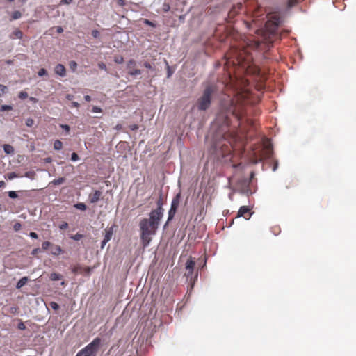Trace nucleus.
<instances>
[{
  "instance_id": "59",
  "label": "nucleus",
  "mask_w": 356,
  "mask_h": 356,
  "mask_svg": "<svg viewBox=\"0 0 356 356\" xmlns=\"http://www.w3.org/2000/svg\"><path fill=\"white\" fill-rule=\"evenodd\" d=\"M144 66H145L146 68H147V69H149V70L152 69V67L151 64H150L149 63H148V62H145V63H144Z\"/></svg>"
},
{
  "instance_id": "43",
  "label": "nucleus",
  "mask_w": 356,
  "mask_h": 356,
  "mask_svg": "<svg viewBox=\"0 0 356 356\" xmlns=\"http://www.w3.org/2000/svg\"><path fill=\"white\" fill-rule=\"evenodd\" d=\"M50 307H51L52 309L54 310H57L59 309V305L58 303H56V302H50Z\"/></svg>"
},
{
  "instance_id": "37",
  "label": "nucleus",
  "mask_w": 356,
  "mask_h": 356,
  "mask_svg": "<svg viewBox=\"0 0 356 356\" xmlns=\"http://www.w3.org/2000/svg\"><path fill=\"white\" fill-rule=\"evenodd\" d=\"M18 97L22 100L25 99L28 97V93L25 91H21L18 95Z\"/></svg>"
},
{
  "instance_id": "53",
  "label": "nucleus",
  "mask_w": 356,
  "mask_h": 356,
  "mask_svg": "<svg viewBox=\"0 0 356 356\" xmlns=\"http://www.w3.org/2000/svg\"><path fill=\"white\" fill-rule=\"evenodd\" d=\"M22 225L19 222H16L14 226H13V228L15 229V231H18L20 229Z\"/></svg>"
},
{
  "instance_id": "33",
  "label": "nucleus",
  "mask_w": 356,
  "mask_h": 356,
  "mask_svg": "<svg viewBox=\"0 0 356 356\" xmlns=\"http://www.w3.org/2000/svg\"><path fill=\"white\" fill-rule=\"evenodd\" d=\"M13 109V106L11 105H2L0 108L1 111H11Z\"/></svg>"
},
{
  "instance_id": "7",
  "label": "nucleus",
  "mask_w": 356,
  "mask_h": 356,
  "mask_svg": "<svg viewBox=\"0 0 356 356\" xmlns=\"http://www.w3.org/2000/svg\"><path fill=\"white\" fill-rule=\"evenodd\" d=\"M157 204L158 207L150 212L149 218L148 220L150 222L159 227V222L163 214V209L162 208V202L161 200L157 202Z\"/></svg>"
},
{
  "instance_id": "16",
  "label": "nucleus",
  "mask_w": 356,
  "mask_h": 356,
  "mask_svg": "<svg viewBox=\"0 0 356 356\" xmlns=\"http://www.w3.org/2000/svg\"><path fill=\"white\" fill-rule=\"evenodd\" d=\"M63 252L60 246L58 245H51V253L53 255L58 256Z\"/></svg>"
},
{
  "instance_id": "25",
  "label": "nucleus",
  "mask_w": 356,
  "mask_h": 356,
  "mask_svg": "<svg viewBox=\"0 0 356 356\" xmlns=\"http://www.w3.org/2000/svg\"><path fill=\"white\" fill-rule=\"evenodd\" d=\"M22 17V13L19 10L14 11L11 15V19L16 20Z\"/></svg>"
},
{
  "instance_id": "57",
  "label": "nucleus",
  "mask_w": 356,
  "mask_h": 356,
  "mask_svg": "<svg viewBox=\"0 0 356 356\" xmlns=\"http://www.w3.org/2000/svg\"><path fill=\"white\" fill-rule=\"evenodd\" d=\"M40 252V249L37 248H34L33 250H32L31 251V254L32 255H35L37 254L38 252Z\"/></svg>"
},
{
  "instance_id": "36",
  "label": "nucleus",
  "mask_w": 356,
  "mask_h": 356,
  "mask_svg": "<svg viewBox=\"0 0 356 356\" xmlns=\"http://www.w3.org/2000/svg\"><path fill=\"white\" fill-rule=\"evenodd\" d=\"M33 124L34 120L31 118H27L25 121V124L29 127H31L33 125Z\"/></svg>"
},
{
  "instance_id": "35",
  "label": "nucleus",
  "mask_w": 356,
  "mask_h": 356,
  "mask_svg": "<svg viewBox=\"0 0 356 356\" xmlns=\"http://www.w3.org/2000/svg\"><path fill=\"white\" fill-rule=\"evenodd\" d=\"M298 3V0H289L287 2V7L291 8Z\"/></svg>"
},
{
  "instance_id": "55",
  "label": "nucleus",
  "mask_w": 356,
  "mask_h": 356,
  "mask_svg": "<svg viewBox=\"0 0 356 356\" xmlns=\"http://www.w3.org/2000/svg\"><path fill=\"white\" fill-rule=\"evenodd\" d=\"M237 11H236V8H234L229 13V17H232L234 15H236Z\"/></svg>"
},
{
  "instance_id": "54",
  "label": "nucleus",
  "mask_w": 356,
  "mask_h": 356,
  "mask_svg": "<svg viewBox=\"0 0 356 356\" xmlns=\"http://www.w3.org/2000/svg\"><path fill=\"white\" fill-rule=\"evenodd\" d=\"M92 35L95 38H97L99 36V33L97 30H93L92 31Z\"/></svg>"
},
{
  "instance_id": "22",
  "label": "nucleus",
  "mask_w": 356,
  "mask_h": 356,
  "mask_svg": "<svg viewBox=\"0 0 356 356\" xmlns=\"http://www.w3.org/2000/svg\"><path fill=\"white\" fill-rule=\"evenodd\" d=\"M74 207L80 211H86L87 209L86 205L83 202H78L74 204Z\"/></svg>"
},
{
  "instance_id": "12",
  "label": "nucleus",
  "mask_w": 356,
  "mask_h": 356,
  "mask_svg": "<svg viewBox=\"0 0 356 356\" xmlns=\"http://www.w3.org/2000/svg\"><path fill=\"white\" fill-rule=\"evenodd\" d=\"M243 67H245V66L243 65ZM245 72L248 74L259 76L260 74V70L257 66L248 65L245 67Z\"/></svg>"
},
{
  "instance_id": "23",
  "label": "nucleus",
  "mask_w": 356,
  "mask_h": 356,
  "mask_svg": "<svg viewBox=\"0 0 356 356\" xmlns=\"http://www.w3.org/2000/svg\"><path fill=\"white\" fill-rule=\"evenodd\" d=\"M63 278L62 275L56 273H53L50 275V280L52 281H58Z\"/></svg>"
},
{
  "instance_id": "5",
  "label": "nucleus",
  "mask_w": 356,
  "mask_h": 356,
  "mask_svg": "<svg viewBox=\"0 0 356 356\" xmlns=\"http://www.w3.org/2000/svg\"><path fill=\"white\" fill-rule=\"evenodd\" d=\"M213 89L211 86H207L202 95L197 100V108L200 111H206L211 105V95Z\"/></svg>"
},
{
  "instance_id": "20",
  "label": "nucleus",
  "mask_w": 356,
  "mask_h": 356,
  "mask_svg": "<svg viewBox=\"0 0 356 356\" xmlns=\"http://www.w3.org/2000/svg\"><path fill=\"white\" fill-rule=\"evenodd\" d=\"M195 265V261L193 259H188L186 263V270H193Z\"/></svg>"
},
{
  "instance_id": "49",
  "label": "nucleus",
  "mask_w": 356,
  "mask_h": 356,
  "mask_svg": "<svg viewBox=\"0 0 356 356\" xmlns=\"http://www.w3.org/2000/svg\"><path fill=\"white\" fill-rule=\"evenodd\" d=\"M68 227V223L66 222H63L59 225V229L61 230L67 229Z\"/></svg>"
},
{
  "instance_id": "21",
  "label": "nucleus",
  "mask_w": 356,
  "mask_h": 356,
  "mask_svg": "<svg viewBox=\"0 0 356 356\" xmlns=\"http://www.w3.org/2000/svg\"><path fill=\"white\" fill-rule=\"evenodd\" d=\"M35 190L32 191H19L18 193L20 194V197H31V193L32 191H34Z\"/></svg>"
},
{
  "instance_id": "58",
  "label": "nucleus",
  "mask_w": 356,
  "mask_h": 356,
  "mask_svg": "<svg viewBox=\"0 0 356 356\" xmlns=\"http://www.w3.org/2000/svg\"><path fill=\"white\" fill-rule=\"evenodd\" d=\"M72 2V0H61L60 3L62 4H70Z\"/></svg>"
},
{
  "instance_id": "64",
  "label": "nucleus",
  "mask_w": 356,
  "mask_h": 356,
  "mask_svg": "<svg viewBox=\"0 0 356 356\" xmlns=\"http://www.w3.org/2000/svg\"><path fill=\"white\" fill-rule=\"evenodd\" d=\"M29 100L33 102H38V99L35 97H29Z\"/></svg>"
},
{
  "instance_id": "28",
  "label": "nucleus",
  "mask_w": 356,
  "mask_h": 356,
  "mask_svg": "<svg viewBox=\"0 0 356 356\" xmlns=\"http://www.w3.org/2000/svg\"><path fill=\"white\" fill-rule=\"evenodd\" d=\"M35 172L34 171H27L25 172L24 174V177H27L31 180L34 179H35Z\"/></svg>"
},
{
  "instance_id": "39",
  "label": "nucleus",
  "mask_w": 356,
  "mask_h": 356,
  "mask_svg": "<svg viewBox=\"0 0 356 356\" xmlns=\"http://www.w3.org/2000/svg\"><path fill=\"white\" fill-rule=\"evenodd\" d=\"M70 238L74 241H79L83 238V235L81 234H76L75 235H72L70 236Z\"/></svg>"
},
{
  "instance_id": "46",
  "label": "nucleus",
  "mask_w": 356,
  "mask_h": 356,
  "mask_svg": "<svg viewBox=\"0 0 356 356\" xmlns=\"http://www.w3.org/2000/svg\"><path fill=\"white\" fill-rule=\"evenodd\" d=\"M92 112L93 113H102V109L97 106H94L92 108Z\"/></svg>"
},
{
  "instance_id": "15",
  "label": "nucleus",
  "mask_w": 356,
  "mask_h": 356,
  "mask_svg": "<svg viewBox=\"0 0 356 356\" xmlns=\"http://www.w3.org/2000/svg\"><path fill=\"white\" fill-rule=\"evenodd\" d=\"M180 200H181V194L177 193L172 199L170 208L175 209L177 211V209L179 205Z\"/></svg>"
},
{
  "instance_id": "31",
  "label": "nucleus",
  "mask_w": 356,
  "mask_h": 356,
  "mask_svg": "<svg viewBox=\"0 0 356 356\" xmlns=\"http://www.w3.org/2000/svg\"><path fill=\"white\" fill-rule=\"evenodd\" d=\"M8 91V88L2 84H0V97L6 94Z\"/></svg>"
},
{
  "instance_id": "26",
  "label": "nucleus",
  "mask_w": 356,
  "mask_h": 356,
  "mask_svg": "<svg viewBox=\"0 0 356 356\" xmlns=\"http://www.w3.org/2000/svg\"><path fill=\"white\" fill-rule=\"evenodd\" d=\"M63 147V143L60 140H56L54 143V148L55 150H60Z\"/></svg>"
},
{
  "instance_id": "24",
  "label": "nucleus",
  "mask_w": 356,
  "mask_h": 356,
  "mask_svg": "<svg viewBox=\"0 0 356 356\" xmlns=\"http://www.w3.org/2000/svg\"><path fill=\"white\" fill-rule=\"evenodd\" d=\"M65 179L64 177H59L58 179H54L52 181L50 182V184L53 185H60L65 182Z\"/></svg>"
},
{
  "instance_id": "17",
  "label": "nucleus",
  "mask_w": 356,
  "mask_h": 356,
  "mask_svg": "<svg viewBox=\"0 0 356 356\" xmlns=\"http://www.w3.org/2000/svg\"><path fill=\"white\" fill-rule=\"evenodd\" d=\"M23 37V33L22 31H20L18 29H16L14 30L12 33L10 34V38H19L21 39Z\"/></svg>"
},
{
  "instance_id": "13",
  "label": "nucleus",
  "mask_w": 356,
  "mask_h": 356,
  "mask_svg": "<svg viewBox=\"0 0 356 356\" xmlns=\"http://www.w3.org/2000/svg\"><path fill=\"white\" fill-rule=\"evenodd\" d=\"M273 155V147L271 144H266L263 149V156L265 159H270Z\"/></svg>"
},
{
  "instance_id": "63",
  "label": "nucleus",
  "mask_w": 356,
  "mask_h": 356,
  "mask_svg": "<svg viewBox=\"0 0 356 356\" xmlns=\"http://www.w3.org/2000/svg\"><path fill=\"white\" fill-rule=\"evenodd\" d=\"M57 32L58 33H61L63 32V29L61 27V26H58L57 27Z\"/></svg>"
},
{
  "instance_id": "50",
  "label": "nucleus",
  "mask_w": 356,
  "mask_h": 356,
  "mask_svg": "<svg viewBox=\"0 0 356 356\" xmlns=\"http://www.w3.org/2000/svg\"><path fill=\"white\" fill-rule=\"evenodd\" d=\"M98 67H99V69H101L102 70H104V71L107 70L106 66V65L103 62L99 63H98Z\"/></svg>"
},
{
  "instance_id": "44",
  "label": "nucleus",
  "mask_w": 356,
  "mask_h": 356,
  "mask_svg": "<svg viewBox=\"0 0 356 356\" xmlns=\"http://www.w3.org/2000/svg\"><path fill=\"white\" fill-rule=\"evenodd\" d=\"M79 159V155L76 153L73 152L71 154V160L72 161H77Z\"/></svg>"
},
{
  "instance_id": "52",
  "label": "nucleus",
  "mask_w": 356,
  "mask_h": 356,
  "mask_svg": "<svg viewBox=\"0 0 356 356\" xmlns=\"http://www.w3.org/2000/svg\"><path fill=\"white\" fill-rule=\"evenodd\" d=\"M144 24H147V25H149L150 26H152V27H155L154 23H153L152 22L149 21V19H145L144 20Z\"/></svg>"
},
{
  "instance_id": "48",
  "label": "nucleus",
  "mask_w": 356,
  "mask_h": 356,
  "mask_svg": "<svg viewBox=\"0 0 356 356\" xmlns=\"http://www.w3.org/2000/svg\"><path fill=\"white\" fill-rule=\"evenodd\" d=\"M170 6L168 3H163V10L165 12V13H167L170 10Z\"/></svg>"
},
{
  "instance_id": "4",
  "label": "nucleus",
  "mask_w": 356,
  "mask_h": 356,
  "mask_svg": "<svg viewBox=\"0 0 356 356\" xmlns=\"http://www.w3.org/2000/svg\"><path fill=\"white\" fill-rule=\"evenodd\" d=\"M101 343V339L96 337L86 346L80 350L75 356H97Z\"/></svg>"
},
{
  "instance_id": "10",
  "label": "nucleus",
  "mask_w": 356,
  "mask_h": 356,
  "mask_svg": "<svg viewBox=\"0 0 356 356\" xmlns=\"http://www.w3.org/2000/svg\"><path fill=\"white\" fill-rule=\"evenodd\" d=\"M250 216V209L245 206H242L240 208L237 215L238 217H243L245 219H249Z\"/></svg>"
},
{
  "instance_id": "41",
  "label": "nucleus",
  "mask_w": 356,
  "mask_h": 356,
  "mask_svg": "<svg viewBox=\"0 0 356 356\" xmlns=\"http://www.w3.org/2000/svg\"><path fill=\"white\" fill-rule=\"evenodd\" d=\"M7 177H8V179L12 180V179H13L15 178L18 177V175L15 172H13L8 173L7 175Z\"/></svg>"
},
{
  "instance_id": "61",
  "label": "nucleus",
  "mask_w": 356,
  "mask_h": 356,
  "mask_svg": "<svg viewBox=\"0 0 356 356\" xmlns=\"http://www.w3.org/2000/svg\"><path fill=\"white\" fill-rule=\"evenodd\" d=\"M73 98H74V96L72 95H71V94H67L66 95V99L67 100H72Z\"/></svg>"
},
{
  "instance_id": "2",
  "label": "nucleus",
  "mask_w": 356,
  "mask_h": 356,
  "mask_svg": "<svg viewBox=\"0 0 356 356\" xmlns=\"http://www.w3.org/2000/svg\"><path fill=\"white\" fill-rule=\"evenodd\" d=\"M139 227L142 245L143 248H147L152 241V236L156 234L158 227L150 222L147 218H143Z\"/></svg>"
},
{
  "instance_id": "8",
  "label": "nucleus",
  "mask_w": 356,
  "mask_h": 356,
  "mask_svg": "<svg viewBox=\"0 0 356 356\" xmlns=\"http://www.w3.org/2000/svg\"><path fill=\"white\" fill-rule=\"evenodd\" d=\"M222 136H214L211 145V152L216 156L220 155L222 152Z\"/></svg>"
},
{
  "instance_id": "42",
  "label": "nucleus",
  "mask_w": 356,
  "mask_h": 356,
  "mask_svg": "<svg viewBox=\"0 0 356 356\" xmlns=\"http://www.w3.org/2000/svg\"><path fill=\"white\" fill-rule=\"evenodd\" d=\"M51 245V243L49 241H44L42 243V248L44 250H46L48 249V248Z\"/></svg>"
},
{
  "instance_id": "11",
  "label": "nucleus",
  "mask_w": 356,
  "mask_h": 356,
  "mask_svg": "<svg viewBox=\"0 0 356 356\" xmlns=\"http://www.w3.org/2000/svg\"><path fill=\"white\" fill-rule=\"evenodd\" d=\"M54 72L56 75L64 77L66 75V69L63 64H57L54 68Z\"/></svg>"
},
{
  "instance_id": "30",
  "label": "nucleus",
  "mask_w": 356,
  "mask_h": 356,
  "mask_svg": "<svg viewBox=\"0 0 356 356\" xmlns=\"http://www.w3.org/2000/svg\"><path fill=\"white\" fill-rule=\"evenodd\" d=\"M185 275L187 277L188 280H190V282H192V280L193 279V270H186Z\"/></svg>"
},
{
  "instance_id": "60",
  "label": "nucleus",
  "mask_w": 356,
  "mask_h": 356,
  "mask_svg": "<svg viewBox=\"0 0 356 356\" xmlns=\"http://www.w3.org/2000/svg\"><path fill=\"white\" fill-rule=\"evenodd\" d=\"M72 105L76 108H79L80 106V104L76 102H72Z\"/></svg>"
},
{
  "instance_id": "47",
  "label": "nucleus",
  "mask_w": 356,
  "mask_h": 356,
  "mask_svg": "<svg viewBox=\"0 0 356 356\" xmlns=\"http://www.w3.org/2000/svg\"><path fill=\"white\" fill-rule=\"evenodd\" d=\"M60 127L66 132L69 133L70 127L67 124H60Z\"/></svg>"
},
{
  "instance_id": "9",
  "label": "nucleus",
  "mask_w": 356,
  "mask_h": 356,
  "mask_svg": "<svg viewBox=\"0 0 356 356\" xmlns=\"http://www.w3.org/2000/svg\"><path fill=\"white\" fill-rule=\"evenodd\" d=\"M113 234V227L106 230L104 238L101 243V248L103 249L106 244L111 239Z\"/></svg>"
},
{
  "instance_id": "38",
  "label": "nucleus",
  "mask_w": 356,
  "mask_h": 356,
  "mask_svg": "<svg viewBox=\"0 0 356 356\" xmlns=\"http://www.w3.org/2000/svg\"><path fill=\"white\" fill-rule=\"evenodd\" d=\"M114 61H115V63H116L118 64H121L123 63L124 58L121 56H115Z\"/></svg>"
},
{
  "instance_id": "18",
  "label": "nucleus",
  "mask_w": 356,
  "mask_h": 356,
  "mask_svg": "<svg viewBox=\"0 0 356 356\" xmlns=\"http://www.w3.org/2000/svg\"><path fill=\"white\" fill-rule=\"evenodd\" d=\"M3 151L6 154H13L15 149L14 147L9 144H5L3 146Z\"/></svg>"
},
{
  "instance_id": "19",
  "label": "nucleus",
  "mask_w": 356,
  "mask_h": 356,
  "mask_svg": "<svg viewBox=\"0 0 356 356\" xmlns=\"http://www.w3.org/2000/svg\"><path fill=\"white\" fill-rule=\"evenodd\" d=\"M28 277H22L17 283L16 284V289H21L22 287H23L26 283L28 281Z\"/></svg>"
},
{
  "instance_id": "51",
  "label": "nucleus",
  "mask_w": 356,
  "mask_h": 356,
  "mask_svg": "<svg viewBox=\"0 0 356 356\" xmlns=\"http://www.w3.org/2000/svg\"><path fill=\"white\" fill-rule=\"evenodd\" d=\"M17 328L20 330H24L26 329V326L24 325V323L23 322H20L18 325H17Z\"/></svg>"
},
{
  "instance_id": "6",
  "label": "nucleus",
  "mask_w": 356,
  "mask_h": 356,
  "mask_svg": "<svg viewBox=\"0 0 356 356\" xmlns=\"http://www.w3.org/2000/svg\"><path fill=\"white\" fill-rule=\"evenodd\" d=\"M246 179H239L236 178V175L228 178L229 186L234 189L241 190L243 192H248L246 188L248 186L249 182Z\"/></svg>"
},
{
  "instance_id": "34",
  "label": "nucleus",
  "mask_w": 356,
  "mask_h": 356,
  "mask_svg": "<svg viewBox=\"0 0 356 356\" xmlns=\"http://www.w3.org/2000/svg\"><path fill=\"white\" fill-rule=\"evenodd\" d=\"M70 67L72 70V71L75 72L77 67V63L76 61L72 60L70 62Z\"/></svg>"
},
{
  "instance_id": "29",
  "label": "nucleus",
  "mask_w": 356,
  "mask_h": 356,
  "mask_svg": "<svg viewBox=\"0 0 356 356\" xmlns=\"http://www.w3.org/2000/svg\"><path fill=\"white\" fill-rule=\"evenodd\" d=\"M176 210L175 209H170L169 211H168V222L170 221L175 216V213H176Z\"/></svg>"
},
{
  "instance_id": "45",
  "label": "nucleus",
  "mask_w": 356,
  "mask_h": 356,
  "mask_svg": "<svg viewBox=\"0 0 356 356\" xmlns=\"http://www.w3.org/2000/svg\"><path fill=\"white\" fill-rule=\"evenodd\" d=\"M136 61L133 59H131L130 60H129L128 63H127V68L129 70V69H131V67L132 66H135L136 65Z\"/></svg>"
},
{
  "instance_id": "56",
  "label": "nucleus",
  "mask_w": 356,
  "mask_h": 356,
  "mask_svg": "<svg viewBox=\"0 0 356 356\" xmlns=\"http://www.w3.org/2000/svg\"><path fill=\"white\" fill-rule=\"evenodd\" d=\"M29 236L32 238L36 239L38 238V236L35 232H31L29 233Z\"/></svg>"
},
{
  "instance_id": "62",
  "label": "nucleus",
  "mask_w": 356,
  "mask_h": 356,
  "mask_svg": "<svg viewBox=\"0 0 356 356\" xmlns=\"http://www.w3.org/2000/svg\"><path fill=\"white\" fill-rule=\"evenodd\" d=\"M84 99L86 102H90L91 101V97L90 95H85L84 96Z\"/></svg>"
},
{
  "instance_id": "32",
  "label": "nucleus",
  "mask_w": 356,
  "mask_h": 356,
  "mask_svg": "<svg viewBox=\"0 0 356 356\" xmlns=\"http://www.w3.org/2000/svg\"><path fill=\"white\" fill-rule=\"evenodd\" d=\"M8 195L11 199H15L18 197V194L15 191H10L8 192Z\"/></svg>"
},
{
  "instance_id": "1",
  "label": "nucleus",
  "mask_w": 356,
  "mask_h": 356,
  "mask_svg": "<svg viewBox=\"0 0 356 356\" xmlns=\"http://www.w3.org/2000/svg\"><path fill=\"white\" fill-rule=\"evenodd\" d=\"M246 84V80H238L230 75H229V83H227L224 80V96L227 95L229 98L231 95H233L229 100V106L225 108L224 105V127L229 126L232 123V119L236 122V124L233 125L234 128L241 125L240 120L245 114V106L250 103V93L245 88Z\"/></svg>"
},
{
  "instance_id": "3",
  "label": "nucleus",
  "mask_w": 356,
  "mask_h": 356,
  "mask_svg": "<svg viewBox=\"0 0 356 356\" xmlns=\"http://www.w3.org/2000/svg\"><path fill=\"white\" fill-rule=\"evenodd\" d=\"M280 23V18L277 15H273L268 19L265 24L264 36L266 42L273 43L276 40L280 39L278 33V27Z\"/></svg>"
},
{
  "instance_id": "27",
  "label": "nucleus",
  "mask_w": 356,
  "mask_h": 356,
  "mask_svg": "<svg viewBox=\"0 0 356 356\" xmlns=\"http://www.w3.org/2000/svg\"><path fill=\"white\" fill-rule=\"evenodd\" d=\"M141 73H142L141 70H138V69H129V74L133 76L140 75Z\"/></svg>"
},
{
  "instance_id": "40",
  "label": "nucleus",
  "mask_w": 356,
  "mask_h": 356,
  "mask_svg": "<svg viewBox=\"0 0 356 356\" xmlns=\"http://www.w3.org/2000/svg\"><path fill=\"white\" fill-rule=\"evenodd\" d=\"M38 75L39 76H45V75H47V71L44 69V68H41L38 72Z\"/></svg>"
},
{
  "instance_id": "14",
  "label": "nucleus",
  "mask_w": 356,
  "mask_h": 356,
  "mask_svg": "<svg viewBox=\"0 0 356 356\" xmlns=\"http://www.w3.org/2000/svg\"><path fill=\"white\" fill-rule=\"evenodd\" d=\"M102 194V193L100 191L95 190L92 194L89 195L90 202L92 204L97 202L99 200Z\"/></svg>"
}]
</instances>
